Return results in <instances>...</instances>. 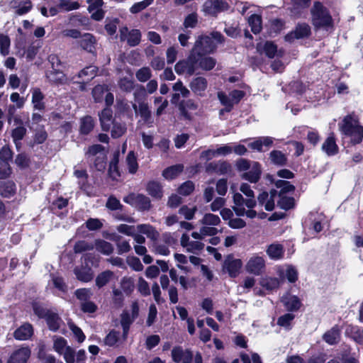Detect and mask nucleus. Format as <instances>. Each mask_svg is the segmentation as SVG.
<instances>
[{"mask_svg":"<svg viewBox=\"0 0 363 363\" xmlns=\"http://www.w3.org/2000/svg\"><path fill=\"white\" fill-rule=\"evenodd\" d=\"M189 87L196 96L203 97L208 87V81L203 77H194L189 83Z\"/></svg>","mask_w":363,"mask_h":363,"instance_id":"8","label":"nucleus"},{"mask_svg":"<svg viewBox=\"0 0 363 363\" xmlns=\"http://www.w3.org/2000/svg\"><path fill=\"white\" fill-rule=\"evenodd\" d=\"M74 273L77 279L82 282H89L94 278L92 269L82 264V265L74 269Z\"/></svg>","mask_w":363,"mask_h":363,"instance_id":"17","label":"nucleus"},{"mask_svg":"<svg viewBox=\"0 0 363 363\" xmlns=\"http://www.w3.org/2000/svg\"><path fill=\"white\" fill-rule=\"evenodd\" d=\"M264 267V259L258 256L251 257L246 264L247 271L255 275H260Z\"/></svg>","mask_w":363,"mask_h":363,"instance_id":"11","label":"nucleus"},{"mask_svg":"<svg viewBox=\"0 0 363 363\" xmlns=\"http://www.w3.org/2000/svg\"><path fill=\"white\" fill-rule=\"evenodd\" d=\"M311 35V28L305 22L298 23L294 30L289 32L284 36V40L288 43H292L294 40L308 38Z\"/></svg>","mask_w":363,"mask_h":363,"instance_id":"5","label":"nucleus"},{"mask_svg":"<svg viewBox=\"0 0 363 363\" xmlns=\"http://www.w3.org/2000/svg\"><path fill=\"white\" fill-rule=\"evenodd\" d=\"M261 284L267 290L272 291L279 287L280 281L277 277H268L262 279Z\"/></svg>","mask_w":363,"mask_h":363,"instance_id":"50","label":"nucleus"},{"mask_svg":"<svg viewBox=\"0 0 363 363\" xmlns=\"http://www.w3.org/2000/svg\"><path fill=\"white\" fill-rule=\"evenodd\" d=\"M0 190L3 197L10 199L16 194V185L12 180L1 182Z\"/></svg>","mask_w":363,"mask_h":363,"instance_id":"24","label":"nucleus"},{"mask_svg":"<svg viewBox=\"0 0 363 363\" xmlns=\"http://www.w3.org/2000/svg\"><path fill=\"white\" fill-rule=\"evenodd\" d=\"M267 254L272 259H280L284 257V250L281 244H271L267 249Z\"/></svg>","mask_w":363,"mask_h":363,"instance_id":"32","label":"nucleus"},{"mask_svg":"<svg viewBox=\"0 0 363 363\" xmlns=\"http://www.w3.org/2000/svg\"><path fill=\"white\" fill-rule=\"evenodd\" d=\"M248 23L251 27V31L254 34H258L262 28V16L259 14L253 13L248 18Z\"/></svg>","mask_w":363,"mask_h":363,"instance_id":"36","label":"nucleus"},{"mask_svg":"<svg viewBox=\"0 0 363 363\" xmlns=\"http://www.w3.org/2000/svg\"><path fill=\"white\" fill-rule=\"evenodd\" d=\"M281 302L289 312L298 311L302 306L300 298L296 295L289 294L284 295L281 298Z\"/></svg>","mask_w":363,"mask_h":363,"instance_id":"9","label":"nucleus"},{"mask_svg":"<svg viewBox=\"0 0 363 363\" xmlns=\"http://www.w3.org/2000/svg\"><path fill=\"white\" fill-rule=\"evenodd\" d=\"M153 1L154 0H143L142 1L135 3L130 8V12L133 14L138 13L151 5Z\"/></svg>","mask_w":363,"mask_h":363,"instance_id":"59","label":"nucleus"},{"mask_svg":"<svg viewBox=\"0 0 363 363\" xmlns=\"http://www.w3.org/2000/svg\"><path fill=\"white\" fill-rule=\"evenodd\" d=\"M294 318L295 315L293 313H287L278 318L277 324L279 326L283 327L286 330H289L292 328L291 323Z\"/></svg>","mask_w":363,"mask_h":363,"instance_id":"44","label":"nucleus"},{"mask_svg":"<svg viewBox=\"0 0 363 363\" xmlns=\"http://www.w3.org/2000/svg\"><path fill=\"white\" fill-rule=\"evenodd\" d=\"M198 66L204 71L212 70L217 63V61L214 57L208 55L198 57Z\"/></svg>","mask_w":363,"mask_h":363,"instance_id":"34","label":"nucleus"},{"mask_svg":"<svg viewBox=\"0 0 363 363\" xmlns=\"http://www.w3.org/2000/svg\"><path fill=\"white\" fill-rule=\"evenodd\" d=\"M94 246L85 240H79L74 245V252L75 254L82 253L87 250H93Z\"/></svg>","mask_w":363,"mask_h":363,"instance_id":"61","label":"nucleus"},{"mask_svg":"<svg viewBox=\"0 0 363 363\" xmlns=\"http://www.w3.org/2000/svg\"><path fill=\"white\" fill-rule=\"evenodd\" d=\"M126 40L130 47L138 45L141 41V32L138 29H132L128 32Z\"/></svg>","mask_w":363,"mask_h":363,"instance_id":"45","label":"nucleus"},{"mask_svg":"<svg viewBox=\"0 0 363 363\" xmlns=\"http://www.w3.org/2000/svg\"><path fill=\"white\" fill-rule=\"evenodd\" d=\"M132 106L135 113H139L145 123L152 124L153 123L152 113L149 108L148 104L145 102H140L138 106L135 104H133Z\"/></svg>","mask_w":363,"mask_h":363,"instance_id":"14","label":"nucleus"},{"mask_svg":"<svg viewBox=\"0 0 363 363\" xmlns=\"http://www.w3.org/2000/svg\"><path fill=\"white\" fill-rule=\"evenodd\" d=\"M99 121L102 130L108 132L111 124L115 121L113 119V111L110 107H105L99 113Z\"/></svg>","mask_w":363,"mask_h":363,"instance_id":"12","label":"nucleus"},{"mask_svg":"<svg viewBox=\"0 0 363 363\" xmlns=\"http://www.w3.org/2000/svg\"><path fill=\"white\" fill-rule=\"evenodd\" d=\"M186 350L184 351L182 346H175L172 350V359L175 363H179L182 359H185Z\"/></svg>","mask_w":363,"mask_h":363,"instance_id":"54","label":"nucleus"},{"mask_svg":"<svg viewBox=\"0 0 363 363\" xmlns=\"http://www.w3.org/2000/svg\"><path fill=\"white\" fill-rule=\"evenodd\" d=\"M95 126L94 118L91 116H86L80 121V133L82 135L89 134Z\"/></svg>","mask_w":363,"mask_h":363,"instance_id":"33","label":"nucleus"},{"mask_svg":"<svg viewBox=\"0 0 363 363\" xmlns=\"http://www.w3.org/2000/svg\"><path fill=\"white\" fill-rule=\"evenodd\" d=\"M340 336V331L337 325L333 326L323 335V340L330 345H335Z\"/></svg>","mask_w":363,"mask_h":363,"instance_id":"29","label":"nucleus"},{"mask_svg":"<svg viewBox=\"0 0 363 363\" xmlns=\"http://www.w3.org/2000/svg\"><path fill=\"white\" fill-rule=\"evenodd\" d=\"M33 335V327L29 323H25L15 330L13 337L18 340H27Z\"/></svg>","mask_w":363,"mask_h":363,"instance_id":"13","label":"nucleus"},{"mask_svg":"<svg viewBox=\"0 0 363 363\" xmlns=\"http://www.w3.org/2000/svg\"><path fill=\"white\" fill-rule=\"evenodd\" d=\"M201 223L207 225H218L220 223V219L218 216L213 213H206L202 220Z\"/></svg>","mask_w":363,"mask_h":363,"instance_id":"58","label":"nucleus"},{"mask_svg":"<svg viewBox=\"0 0 363 363\" xmlns=\"http://www.w3.org/2000/svg\"><path fill=\"white\" fill-rule=\"evenodd\" d=\"M106 206L111 211L121 210L123 205L120 201L114 196H110L106 201Z\"/></svg>","mask_w":363,"mask_h":363,"instance_id":"64","label":"nucleus"},{"mask_svg":"<svg viewBox=\"0 0 363 363\" xmlns=\"http://www.w3.org/2000/svg\"><path fill=\"white\" fill-rule=\"evenodd\" d=\"M279 199L277 201V205L280 208L289 211L295 207L296 201L294 197L287 196H279Z\"/></svg>","mask_w":363,"mask_h":363,"instance_id":"42","label":"nucleus"},{"mask_svg":"<svg viewBox=\"0 0 363 363\" xmlns=\"http://www.w3.org/2000/svg\"><path fill=\"white\" fill-rule=\"evenodd\" d=\"M135 76L139 82H145L152 76L150 69L147 67H142L136 72Z\"/></svg>","mask_w":363,"mask_h":363,"instance_id":"63","label":"nucleus"},{"mask_svg":"<svg viewBox=\"0 0 363 363\" xmlns=\"http://www.w3.org/2000/svg\"><path fill=\"white\" fill-rule=\"evenodd\" d=\"M121 287L126 296H130L135 289L133 278L130 277H123L121 281Z\"/></svg>","mask_w":363,"mask_h":363,"instance_id":"43","label":"nucleus"},{"mask_svg":"<svg viewBox=\"0 0 363 363\" xmlns=\"http://www.w3.org/2000/svg\"><path fill=\"white\" fill-rule=\"evenodd\" d=\"M345 334L357 342L363 341V330L357 325H349L346 328Z\"/></svg>","mask_w":363,"mask_h":363,"instance_id":"35","label":"nucleus"},{"mask_svg":"<svg viewBox=\"0 0 363 363\" xmlns=\"http://www.w3.org/2000/svg\"><path fill=\"white\" fill-rule=\"evenodd\" d=\"M111 125H113V127L111 131V135L113 138L116 139L121 138L127 130L125 124L114 121Z\"/></svg>","mask_w":363,"mask_h":363,"instance_id":"48","label":"nucleus"},{"mask_svg":"<svg viewBox=\"0 0 363 363\" xmlns=\"http://www.w3.org/2000/svg\"><path fill=\"white\" fill-rule=\"evenodd\" d=\"M11 40L8 35L0 34V53L6 56L9 53Z\"/></svg>","mask_w":363,"mask_h":363,"instance_id":"56","label":"nucleus"},{"mask_svg":"<svg viewBox=\"0 0 363 363\" xmlns=\"http://www.w3.org/2000/svg\"><path fill=\"white\" fill-rule=\"evenodd\" d=\"M178 108L180 111L181 115L188 121H191L192 119V116L189 111H196L199 108L198 104L191 99L187 100H182L178 104Z\"/></svg>","mask_w":363,"mask_h":363,"instance_id":"10","label":"nucleus"},{"mask_svg":"<svg viewBox=\"0 0 363 363\" xmlns=\"http://www.w3.org/2000/svg\"><path fill=\"white\" fill-rule=\"evenodd\" d=\"M45 76L51 84H62L66 81V75L59 68H54L45 73Z\"/></svg>","mask_w":363,"mask_h":363,"instance_id":"22","label":"nucleus"},{"mask_svg":"<svg viewBox=\"0 0 363 363\" xmlns=\"http://www.w3.org/2000/svg\"><path fill=\"white\" fill-rule=\"evenodd\" d=\"M45 95L43 94L40 88H35L32 91V104L33 108L38 111H44L45 104L43 101Z\"/></svg>","mask_w":363,"mask_h":363,"instance_id":"25","label":"nucleus"},{"mask_svg":"<svg viewBox=\"0 0 363 363\" xmlns=\"http://www.w3.org/2000/svg\"><path fill=\"white\" fill-rule=\"evenodd\" d=\"M123 201L139 211H147L152 207L150 198L143 194L130 193L123 198Z\"/></svg>","mask_w":363,"mask_h":363,"instance_id":"4","label":"nucleus"},{"mask_svg":"<svg viewBox=\"0 0 363 363\" xmlns=\"http://www.w3.org/2000/svg\"><path fill=\"white\" fill-rule=\"evenodd\" d=\"M51 277L52 284L55 289L65 294L67 292L68 286L62 277L55 276V274H52Z\"/></svg>","mask_w":363,"mask_h":363,"instance_id":"49","label":"nucleus"},{"mask_svg":"<svg viewBox=\"0 0 363 363\" xmlns=\"http://www.w3.org/2000/svg\"><path fill=\"white\" fill-rule=\"evenodd\" d=\"M96 74V67L89 66L86 67L85 68L82 69L79 72L77 77L78 78H83L84 77H87L86 79V81H89L92 79Z\"/></svg>","mask_w":363,"mask_h":363,"instance_id":"57","label":"nucleus"},{"mask_svg":"<svg viewBox=\"0 0 363 363\" xmlns=\"http://www.w3.org/2000/svg\"><path fill=\"white\" fill-rule=\"evenodd\" d=\"M242 262L240 259H234L233 255H229L225 258L223 268L232 278H235L240 274Z\"/></svg>","mask_w":363,"mask_h":363,"instance_id":"6","label":"nucleus"},{"mask_svg":"<svg viewBox=\"0 0 363 363\" xmlns=\"http://www.w3.org/2000/svg\"><path fill=\"white\" fill-rule=\"evenodd\" d=\"M269 159L272 164L278 167H284L286 165L288 159L285 154L281 150H273L269 153Z\"/></svg>","mask_w":363,"mask_h":363,"instance_id":"30","label":"nucleus"},{"mask_svg":"<svg viewBox=\"0 0 363 363\" xmlns=\"http://www.w3.org/2000/svg\"><path fill=\"white\" fill-rule=\"evenodd\" d=\"M120 332L112 330L106 336L104 342L109 347L114 346L119 340Z\"/></svg>","mask_w":363,"mask_h":363,"instance_id":"60","label":"nucleus"},{"mask_svg":"<svg viewBox=\"0 0 363 363\" xmlns=\"http://www.w3.org/2000/svg\"><path fill=\"white\" fill-rule=\"evenodd\" d=\"M13 152L9 145H4L0 150V160L3 163L8 162L12 160Z\"/></svg>","mask_w":363,"mask_h":363,"instance_id":"62","label":"nucleus"},{"mask_svg":"<svg viewBox=\"0 0 363 363\" xmlns=\"http://www.w3.org/2000/svg\"><path fill=\"white\" fill-rule=\"evenodd\" d=\"M140 233L145 234L147 238L152 240H156L158 236V232L149 224H141L138 225Z\"/></svg>","mask_w":363,"mask_h":363,"instance_id":"47","label":"nucleus"},{"mask_svg":"<svg viewBox=\"0 0 363 363\" xmlns=\"http://www.w3.org/2000/svg\"><path fill=\"white\" fill-rule=\"evenodd\" d=\"M285 28V21L281 18H275L270 21V35H278Z\"/></svg>","mask_w":363,"mask_h":363,"instance_id":"46","label":"nucleus"},{"mask_svg":"<svg viewBox=\"0 0 363 363\" xmlns=\"http://www.w3.org/2000/svg\"><path fill=\"white\" fill-rule=\"evenodd\" d=\"M184 170L182 164H177L165 168L162 171V177L167 180H172L177 178Z\"/></svg>","mask_w":363,"mask_h":363,"instance_id":"26","label":"nucleus"},{"mask_svg":"<svg viewBox=\"0 0 363 363\" xmlns=\"http://www.w3.org/2000/svg\"><path fill=\"white\" fill-rule=\"evenodd\" d=\"M261 165L259 162H255L251 170L242 174V178L250 183H257L261 177Z\"/></svg>","mask_w":363,"mask_h":363,"instance_id":"20","label":"nucleus"},{"mask_svg":"<svg viewBox=\"0 0 363 363\" xmlns=\"http://www.w3.org/2000/svg\"><path fill=\"white\" fill-rule=\"evenodd\" d=\"M108 86L106 84H97L91 91V95L95 103H101L104 101V95L108 91Z\"/></svg>","mask_w":363,"mask_h":363,"instance_id":"37","label":"nucleus"},{"mask_svg":"<svg viewBox=\"0 0 363 363\" xmlns=\"http://www.w3.org/2000/svg\"><path fill=\"white\" fill-rule=\"evenodd\" d=\"M14 122L16 124L18 125V126L12 130L11 138L13 142L21 141L26 135L27 130L23 125V121L21 118H16Z\"/></svg>","mask_w":363,"mask_h":363,"instance_id":"28","label":"nucleus"},{"mask_svg":"<svg viewBox=\"0 0 363 363\" xmlns=\"http://www.w3.org/2000/svg\"><path fill=\"white\" fill-rule=\"evenodd\" d=\"M208 169L219 174H225L231 170V166L230 163L226 161L219 163L211 162L208 164Z\"/></svg>","mask_w":363,"mask_h":363,"instance_id":"38","label":"nucleus"},{"mask_svg":"<svg viewBox=\"0 0 363 363\" xmlns=\"http://www.w3.org/2000/svg\"><path fill=\"white\" fill-rule=\"evenodd\" d=\"M100 259L99 255L93 252L85 253L82 257V264L91 269L97 268L99 266Z\"/></svg>","mask_w":363,"mask_h":363,"instance_id":"31","label":"nucleus"},{"mask_svg":"<svg viewBox=\"0 0 363 363\" xmlns=\"http://www.w3.org/2000/svg\"><path fill=\"white\" fill-rule=\"evenodd\" d=\"M339 130L345 136L350 137L352 145L360 144L363 140V126L359 124V118L354 113L345 116L338 123Z\"/></svg>","mask_w":363,"mask_h":363,"instance_id":"3","label":"nucleus"},{"mask_svg":"<svg viewBox=\"0 0 363 363\" xmlns=\"http://www.w3.org/2000/svg\"><path fill=\"white\" fill-rule=\"evenodd\" d=\"M263 51L268 58L272 59L277 52V45L274 42L267 40L264 44Z\"/></svg>","mask_w":363,"mask_h":363,"instance_id":"51","label":"nucleus"},{"mask_svg":"<svg viewBox=\"0 0 363 363\" xmlns=\"http://www.w3.org/2000/svg\"><path fill=\"white\" fill-rule=\"evenodd\" d=\"M113 277V272L111 270H105L99 273L96 277V285L101 289L106 286Z\"/></svg>","mask_w":363,"mask_h":363,"instance_id":"40","label":"nucleus"},{"mask_svg":"<svg viewBox=\"0 0 363 363\" xmlns=\"http://www.w3.org/2000/svg\"><path fill=\"white\" fill-rule=\"evenodd\" d=\"M126 164L128 172L131 174H135L138 169V163L137 155L134 151H130L126 157Z\"/></svg>","mask_w":363,"mask_h":363,"instance_id":"39","label":"nucleus"},{"mask_svg":"<svg viewBox=\"0 0 363 363\" xmlns=\"http://www.w3.org/2000/svg\"><path fill=\"white\" fill-rule=\"evenodd\" d=\"M311 23L315 31L328 30L334 27V21L330 10L320 1H315L310 9Z\"/></svg>","mask_w":363,"mask_h":363,"instance_id":"2","label":"nucleus"},{"mask_svg":"<svg viewBox=\"0 0 363 363\" xmlns=\"http://www.w3.org/2000/svg\"><path fill=\"white\" fill-rule=\"evenodd\" d=\"M146 191L154 199L160 200L163 197V187L157 181H149L146 184Z\"/></svg>","mask_w":363,"mask_h":363,"instance_id":"16","label":"nucleus"},{"mask_svg":"<svg viewBox=\"0 0 363 363\" xmlns=\"http://www.w3.org/2000/svg\"><path fill=\"white\" fill-rule=\"evenodd\" d=\"M321 149L328 156H333L338 153L339 147L336 143V139L334 133H330L328 137L323 143Z\"/></svg>","mask_w":363,"mask_h":363,"instance_id":"15","label":"nucleus"},{"mask_svg":"<svg viewBox=\"0 0 363 363\" xmlns=\"http://www.w3.org/2000/svg\"><path fill=\"white\" fill-rule=\"evenodd\" d=\"M195 186L192 181L188 180L182 183L178 188L177 192L182 196H189L194 190Z\"/></svg>","mask_w":363,"mask_h":363,"instance_id":"52","label":"nucleus"},{"mask_svg":"<svg viewBox=\"0 0 363 363\" xmlns=\"http://www.w3.org/2000/svg\"><path fill=\"white\" fill-rule=\"evenodd\" d=\"M11 5L13 9H16V13L18 16H23L28 13L33 8L30 0H13Z\"/></svg>","mask_w":363,"mask_h":363,"instance_id":"21","label":"nucleus"},{"mask_svg":"<svg viewBox=\"0 0 363 363\" xmlns=\"http://www.w3.org/2000/svg\"><path fill=\"white\" fill-rule=\"evenodd\" d=\"M30 306L34 315L39 319H44L52 311V309L48 308L45 303L37 299L32 301Z\"/></svg>","mask_w":363,"mask_h":363,"instance_id":"18","label":"nucleus"},{"mask_svg":"<svg viewBox=\"0 0 363 363\" xmlns=\"http://www.w3.org/2000/svg\"><path fill=\"white\" fill-rule=\"evenodd\" d=\"M183 61L184 62L186 74L189 76L193 75L198 67V56L190 50L187 58L183 60Z\"/></svg>","mask_w":363,"mask_h":363,"instance_id":"27","label":"nucleus"},{"mask_svg":"<svg viewBox=\"0 0 363 363\" xmlns=\"http://www.w3.org/2000/svg\"><path fill=\"white\" fill-rule=\"evenodd\" d=\"M95 246L99 252L105 255H110L114 250L113 245L104 240H96Z\"/></svg>","mask_w":363,"mask_h":363,"instance_id":"41","label":"nucleus"},{"mask_svg":"<svg viewBox=\"0 0 363 363\" xmlns=\"http://www.w3.org/2000/svg\"><path fill=\"white\" fill-rule=\"evenodd\" d=\"M79 41L80 47L90 53L96 52V41L95 37L91 33H84Z\"/></svg>","mask_w":363,"mask_h":363,"instance_id":"19","label":"nucleus"},{"mask_svg":"<svg viewBox=\"0 0 363 363\" xmlns=\"http://www.w3.org/2000/svg\"><path fill=\"white\" fill-rule=\"evenodd\" d=\"M30 158L25 152L18 154L15 159L16 164L22 169L28 168L30 165Z\"/></svg>","mask_w":363,"mask_h":363,"instance_id":"55","label":"nucleus"},{"mask_svg":"<svg viewBox=\"0 0 363 363\" xmlns=\"http://www.w3.org/2000/svg\"><path fill=\"white\" fill-rule=\"evenodd\" d=\"M31 354L28 347H23L14 350L9 357L7 363H27Z\"/></svg>","mask_w":363,"mask_h":363,"instance_id":"7","label":"nucleus"},{"mask_svg":"<svg viewBox=\"0 0 363 363\" xmlns=\"http://www.w3.org/2000/svg\"><path fill=\"white\" fill-rule=\"evenodd\" d=\"M218 98L222 105L225 106L224 110L225 112L229 113L233 108V102L231 99L226 95L225 93L220 91L218 93Z\"/></svg>","mask_w":363,"mask_h":363,"instance_id":"53","label":"nucleus"},{"mask_svg":"<svg viewBox=\"0 0 363 363\" xmlns=\"http://www.w3.org/2000/svg\"><path fill=\"white\" fill-rule=\"evenodd\" d=\"M44 320H45L50 330L57 332L60 329L62 319L57 312L52 310Z\"/></svg>","mask_w":363,"mask_h":363,"instance_id":"23","label":"nucleus"},{"mask_svg":"<svg viewBox=\"0 0 363 363\" xmlns=\"http://www.w3.org/2000/svg\"><path fill=\"white\" fill-rule=\"evenodd\" d=\"M224 41L225 38L220 32L213 31L210 35H199L191 51L198 57L209 55L216 51L218 44H221Z\"/></svg>","mask_w":363,"mask_h":363,"instance_id":"1","label":"nucleus"}]
</instances>
